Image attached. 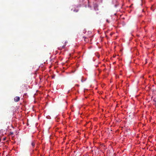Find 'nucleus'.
Returning a JSON list of instances; mask_svg holds the SVG:
<instances>
[{
  "instance_id": "1",
  "label": "nucleus",
  "mask_w": 156,
  "mask_h": 156,
  "mask_svg": "<svg viewBox=\"0 0 156 156\" xmlns=\"http://www.w3.org/2000/svg\"><path fill=\"white\" fill-rule=\"evenodd\" d=\"M20 100V98L19 97L16 96L14 98V100L15 102H18Z\"/></svg>"
},
{
  "instance_id": "2",
  "label": "nucleus",
  "mask_w": 156,
  "mask_h": 156,
  "mask_svg": "<svg viewBox=\"0 0 156 156\" xmlns=\"http://www.w3.org/2000/svg\"><path fill=\"white\" fill-rule=\"evenodd\" d=\"M155 8V6L154 5L152 6L151 7V9L153 11H154V10Z\"/></svg>"
},
{
  "instance_id": "3",
  "label": "nucleus",
  "mask_w": 156,
  "mask_h": 156,
  "mask_svg": "<svg viewBox=\"0 0 156 156\" xmlns=\"http://www.w3.org/2000/svg\"><path fill=\"white\" fill-rule=\"evenodd\" d=\"M31 145L32 146V147L34 148L35 145V143L34 142H32L31 143Z\"/></svg>"
},
{
  "instance_id": "4",
  "label": "nucleus",
  "mask_w": 156,
  "mask_h": 156,
  "mask_svg": "<svg viewBox=\"0 0 156 156\" xmlns=\"http://www.w3.org/2000/svg\"><path fill=\"white\" fill-rule=\"evenodd\" d=\"M78 9H74L73 10V12H78Z\"/></svg>"
},
{
  "instance_id": "5",
  "label": "nucleus",
  "mask_w": 156,
  "mask_h": 156,
  "mask_svg": "<svg viewBox=\"0 0 156 156\" xmlns=\"http://www.w3.org/2000/svg\"><path fill=\"white\" fill-rule=\"evenodd\" d=\"M94 7L95 8V9H96V8H97L98 7V5L96 4H95L94 5Z\"/></svg>"
},
{
  "instance_id": "6",
  "label": "nucleus",
  "mask_w": 156,
  "mask_h": 156,
  "mask_svg": "<svg viewBox=\"0 0 156 156\" xmlns=\"http://www.w3.org/2000/svg\"><path fill=\"white\" fill-rule=\"evenodd\" d=\"M154 101L155 102L156 104V97L154 98Z\"/></svg>"
},
{
  "instance_id": "7",
  "label": "nucleus",
  "mask_w": 156,
  "mask_h": 156,
  "mask_svg": "<svg viewBox=\"0 0 156 156\" xmlns=\"http://www.w3.org/2000/svg\"><path fill=\"white\" fill-rule=\"evenodd\" d=\"M65 46H66V45H64L62 46V48H64Z\"/></svg>"
},
{
  "instance_id": "8",
  "label": "nucleus",
  "mask_w": 156,
  "mask_h": 156,
  "mask_svg": "<svg viewBox=\"0 0 156 156\" xmlns=\"http://www.w3.org/2000/svg\"><path fill=\"white\" fill-rule=\"evenodd\" d=\"M106 21H107V22H108V23L109 22V21H108V20H106Z\"/></svg>"
},
{
  "instance_id": "9",
  "label": "nucleus",
  "mask_w": 156,
  "mask_h": 156,
  "mask_svg": "<svg viewBox=\"0 0 156 156\" xmlns=\"http://www.w3.org/2000/svg\"><path fill=\"white\" fill-rule=\"evenodd\" d=\"M87 39L86 38H85L84 40L85 41H87L86 40V39Z\"/></svg>"
},
{
  "instance_id": "10",
  "label": "nucleus",
  "mask_w": 156,
  "mask_h": 156,
  "mask_svg": "<svg viewBox=\"0 0 156 156\" xmlns=\"http://www.w3.org/2000/svg\"><path fill=\"white\" fill-rule=\"evenodd\" d=\"M81 81L82 82H83V81H82V79H81Z\"/></svg>"
}]
</instances>
